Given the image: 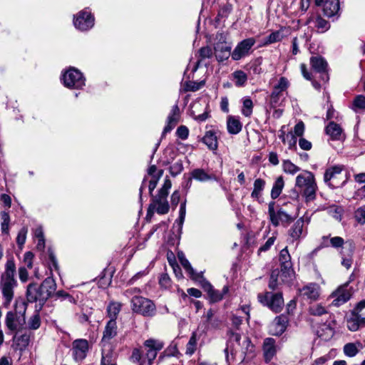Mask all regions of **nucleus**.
Listing matches in <instances>:
<instances>
[{
	"instance_id": "nucleus-5",
	"label": "nucleus",
	"mask_w": 365,
	"mask_h": 365,
	"mask_svg": "<svg viewBox=\"0 0 365 365\" xmlns=\"http://www.w3.org/2000/svg\"><path fill=\"white\" fill-rule=\"evenodd\" d=\"M343 166L334 165L327 168L324 175V181L332 188L339 187L345 182L342 173Z\"/></svg>"
},
{
	"instance_id": "nucleus-49",
	"label": "nucleus",
	"mask_w": 365,
	"mask_h": 365,
	"mask_svg": "<svg viewBox=\"0 0 365 365\" xmlns=\"http://www.w3.org/2000/svg\"><path fill=\"white\" fill-rule=\"evenodd\" d=\"M242 103V113L246 117H250L252 113V101L250 98H245Z\"/></svg>"
},
{
	"instance_id": "nucleus-1",
	"label": "nucleus",
	"mask_w": 365,
	"mask_h": 365,
	"mask_svg": "<svg viewBox=\"0 0 365 365\" xmlns=\"http://www.w3.org/2000/svg\"><path fill=\"white\" fill-rule=\"evenodd\" d=\"M16 264L13 258L9 259L5 264L4 272L0 279V290L4 299V305L9 307L14 296V289L18 285L15 278Z\"/></svg>"
},
{
	"instance_id": "nucleus-54",
	"label": "nucleus",
	"mask_w": 365,
	"mask_h": 365,
	"mask_svg": "<svg viewBox=\"0 0 365 365\" xmlns=\"http://www.w3.org/2000/svg\"><path fill=\"white\" fill-rule=\"evenodd\" d=\"M315 26L321 32H324L329 28V24L327 21L322 19L320 16H318L315 20Z\"/></svg>"
},
{
	"instance_id": "nucleus-25",
	"label": "nucleus",
	"mask_w": 365,
	"mask_h": 365,
	"mask_svg": "<svg viewBox=\"0 0 365 365\" xmlns=\"http://www.w3.org/2000/svg\"><path fill=\"white\" fill-rule=\"evenodd\" d=\"M301 294L311 300H316L319 296V286L315 283H311L300 289Z\"/></svg>"
},
{
	"instance_id": "nucleus-33",
	"label": "nucleus",
	"mask_w": 365,
	"mask_h": 365,
	"mask_svg": "<svg viewBox=\"0 0 365 365\" xmlns=\"http://www.w3.org/2000/svg\"><path fill=\"white\" fill-rule=\"evenodd\" d=\"M206 291L207 292L210 299L212 302H217L220 301L223 297V294L228 292V288L227 287H225L222 289V292H221L213 289L210 283H206Z\"/></svg>"
},
{
	"instance_id": "nucleus-7",
	"label": "nucleus",
	"mask_w": 365,
	"mask_h": 365,
	"mask_svg": "<svg viewBox=\"0 0 365 365\" xmlns=\"http://www.w3.org/2000/svg\"><path fill=\"white\" fill-rule=\"evenodd\" d=\"M289 86V82L288 79L284 76L280 77L278 83L274 86L269 97V104L271 108H274L279 105V101Z\"/></svg>"
},
{
	"instance_id": "nucleus-14",
	"label": "nucleus",
	"mask_w": 365,
	"mask_h": 365,
	"mask_svg": "<svg viewBox=\"0 0 365 365\" xmlns=\"http://www.w3.org/2000/svg\"><path fill=\"white\" fill-rule=\"evenodd\" d=\"M331 296L334 297V299L332 301V304L339 307L346 303L351 298V291L348 287V284H345L333 292Z\"/></svg>"
},
{
	"instance_id": "nucleus-3",
	"label": "nucleus",
	"mask_w": 365,
	"mask_h": 365,
	"mask_svg": "<svg viewBox=\"0 0 365 365\" xmlns=\"http://www.w3.org/2000/svg\"><path fill=\"white\" fill-rule=\"evenodd\" d=\"M26 309V303L24 302H16L15 304L16 312H9L7 313L6 317V325L9 330L16 331L23 325L24 319H20V317H17V314L23 317Z\"/></svg>"
},
{
	"instance_id": "nucleus-24",
	"label": "nucleus",
	"mask_w": 365,
	"mask_h": 365,
	"mask_svg": "<svg viewBox=\"0 0 365 365\" xmlns=\"http://www.w3.org/2000/svg\"><path fill=\"white\" fill-rule=\"evenodd\" d=\"M277 349L275 340L272 338H267L263 343V353L266 361H269L276 354Z\"/></svg>"
},
{
	"instance_id": "nucleus-59",
	"label": "nucleus",
	"mask_w": 365,
	"mask_h": 365,
	"mask_svg": "<svg viewBox=\"0 0 365 365\" xmlns=\"http://www.w3.org/2000/svg\"><path fill=\"white\" fill-rule=\"evenodd\" d=\"M170 173L173 176H176L180 174L183 170L182 163L180 161H177L170 167Z\"/></svg>"
},
{
	"instance_id": "nucleus-43",
	"label": "nucleus",
	"mask_w": 365,
	"mask_h": 365,
	"mask_svg": "<svg viewBox=\"0 0 365 365\" xmlns=\"http://www.w3.org/2000/svg\"><path fill=\"white\" fill-rule=\"evenodd\" d=\"M198 53H199L200 59L197 60V62L195 65V66L193 68V71H195L197 69L199 63L202 60H203L205 58H209L212 57V48L208 46L201 48L199 50Z\"/></svg>"
},
{
	"instance_id": "nucleus-46",
	"label": "nucleus",
	"mask_w": 365,
	"mask_h": 365,
	"mask_svg": "<svg viewBox=\"0 0 365 365\" xmlns=\"http://www.w3.org/2000/svg\"><path fill=\"white\" fill-rule=\"evenodd\" d=\"M121 309V304L118 302H110L107 307L108 315L110 319H116Z\"/></svg>"
},
{
	"instance_id": "nucleus-31",
	"label": "nucleus",
	"mask_w": 365,
	"mask_h": 365,
	"mask_svg": "<svg viewBox=\"0 0 365 365\" xmlns=\"http://www.w3.org/2000/svg\"><path fill=\"white\" fill-rule=\"evenodd\" d=\"M326 132L333 140H341L344 138L341 128L334 122L328 124Z\"/></svg>"
},
{
	"instance_id": "nucleus-20",
	"label": "nucleus",
	"mask_w": 365,
	"mask_h": 365,
	"mask_svg": "<svg viewBox=\"0 0 365 365\" xmlns=\"http://www.w3.org/2000/svg\"><path fill=\"white\" fill-rule=\"evenodd\" d=\"M315 182L314 174L310 171L304 170L297 176L295 186L302 190Z\"/></svg>"
},
{
	"instance_id": "nucleus-10",
	"label": "nucleus",
	"mask_w": 365,
	"mask_h": 365,
	"mask_svg": "<svg viewBox=\"0 0 365 365\" xmlns=\"http://www.w3.org/2000/svg\"><path fill=\"white\" fill-rule=\"evenodd\" d=\"M75 27L80 31H87L94 25V17L87 10L81 11L73 18Z\"/></svg>"
},
{
	"instance_id": "nucleus-37",
	"label": "nucleus",
	"mask_w": 365,
	"mask_h": 365,
	"mask_svg": "<svg viewBox=\"0 0 365 365\" xmlns=\"http://www.w3.org/2000/svg\"><path fill=\"white\" fill-rule=\"evenodd\" d=\"M361 347L362 345L360 342L348 343L344 346V353L349 357H353L358 354Z\"/></svg>"
},
{
	"instance_id": "nucleus-23",
	"label": "nucleus",
	"mask_w": 365,
	"mask_h": 365,
	"mask_svg": "<svg viewBox=\"0 0 365 365\" xmlns=\"http://www.w3.org/2000/svg\"><path fill=\"white\" fill-rule=\"evenodd\" d=\"M323 12L329 18L338 17L339 15V1L326 0L323 5Z\"/></svg>"
},
{
	"instance_id": "nucleus-16",
	"label": "nucleus",
	"mask_w": 365,
	"mask_h": 365,
	"mask_svg": "<svg viewBox=\"0 0 365 365\" xmlns=\"http://www.w3.org/2000/svg\"><path fill=\"white\" fill-rule=\"evenodd\" d=\"M73 354L76 360L81 361L86 356L88 351V342L86 339H76L73 342Z\"/></svg>"
},
{
	"instance_id": "nucleus-32",
	"label": "nucleus",
	"mask_w": 365,
	"mask_h": 365,
	"mask_svg": "<svg viewBox=\"0 0 365 365\" xmlns=\"http://www.w3.org/2000/svg\"><path fill=\"white\" fill-rule=\"evenodd\" d=\"M27 299L29 302L43 301L41 298V292H40V287L36 284H30L27 287L26 291Z\"/></svg>"
},
{
	"instance_id": "nucleus-62",
	"label": "nucleus",
	"mask_w": 365,
	"mask_h": 365,
	"mask_svg": "<svg viewBox=\"0 0 365 365\" xmlns=\"http://www.w3.org/2000/svg\"><path fill=\"white\" fill-rule=\"evenodd\" d=\"M176 134L178 138L182 140H186L189 135V130L185 125H180L176 130Z\"/></svg>"
},
{
	"instance_id": "nucleus-50",
	"label": "nucleus",
	"mask_w": 365,
	"mask_h": 365,
	"mask_svg": "<svg viewBox=\"0 0 365 365\" xmlns=\"http://www.w3.org/2000/svg\"><path fill=\"white\" fill-rule=\"evenodd\" d=\"M252 349L253 346L250 339L247 336H244L242 341H241V347L237 349V352L240 351L242 354H246L247 352H252Z\"/></svg>"
},
{
	"instance_id": "nucleus-19",
	"label": "nucleus",
	"mask_w": 365,
	"mask_h": 365,
	"mask_svg": "<svg viewBox=\"0 0 365 365\" xmlns=\"http://www.w3.org/2000/svg\"><path fill=\"white\" fill-rule=\"evenodd\" d=\"M56 289V284L52 277H48L43 280L40 286V292H41V298L46 300L51 297Z\"/></svg>"
},
{
	"instance_id": "nucleus-2",
	"label": "nucleus",
	"mask_w": 365,
	"mask_h": 365,
	"mask_svg": "<svg viewBox=\"0 0 365 365\" xmlns=\"http://www.w3.org/2000/svg\"><path fill=\"white\" fill-rule=\"evenodd\" d=\"M63 85L73 89H81L86 85V78L83 73L75 68L66 70L61 77Z\"/></svg>"
},
{
	"instance_id": "nucleus-44",
	"label": "nucleus",
	"mask_w": 365,
	"mask_h": 365,
	"mask_svg": "<svg viewBox=\"0 0 365 365\" xmlns=\"http://www.w3.org/2000/svg\"><path fill=\"white\" fill-rule=\"evenodd\" d=\"M199 339V336L197 332H193L191 337L189 339L186 345V354L192 355L196 350L197 341Z\"/></svg>"
},
{
	"instance_id": "nucleus-56",
	"label": "nucleus",
	"mask_w": 365,
	"mask_h": 365,
	"mask_svg": "<svg viewBox=\"0 0 365 365\" xmlns=\"http://www.w3.org/2000/svg\"><path fill=\"white\" fill-rule=\"evenodd\" d=\"M55 296L58 299H62L63 300H66L71 304H76V301L74 297L70 295L68 293L66 292L63 290H59L56 292Z\"/></svg>"
},
{
	"instance_id": "nucleus-60",
	"label": "nucleus",
	"mask_w": 365,
	"mask_h": 365,
	"mask_svg": "<svg viewBox=\"0 0 365 365\" xmlns=\"http://www.w3.org/2000/svg\"><path fill=\"white\" fill-rule=\"evenodd\" d=\"M41 324L40 317L38 314L33 315L29 320L28 326L31 329H37Z\"/></svg>"
},
{
	"instance_id": "nucleus-27",
	"label": "nucleus",
	"mask_w": 365,
	"mask_h": 365,
	"mask_svg": "<svg viewBox=\"0 0 365 365\" xmlns=\"http://www.w3.org/2000/svg\"><path fill=\"white\" fill-rule=\"evenodd\" d=\"M202 142L210 150H216L218 147L217 132L215 130H207L202 138Z\"/></svg>"
},
{
	"instance_id": "nucleus-47",
	"label": "nucleus",
	"mask_w": 365,
	"mask_h": 365,
	"mask_svg": "<svg viewBox=\"0 0 365 365\" xmlns=\"http://www.w3.org/2000/svg\"><path fill=\"white\" fill-rule=\"evenodd\" d=\"M282 170L286 173L294 175L300 170V168L289 160H284L282 162Z\"/></svg>"
},
{
	"instance_id": "nucleus-36",
	"label": "nucleus",
	"mask_w": 365,
	"mask_h": 365,
	"mask_svg": "<svg viewBox=\"0 0 365 365\" xmlns=\"http://www.w3.org/2000/svg\"><path fill=\"white\" fill-rule=\"evenodd\" d=\"M284 179H283L282 176L278 177L276 179V180L272 186V190H271L270 195L273 200L277 199L280 195V194L284 188Z\"/></svg>"
},
{
	"instance_id": "nucleus-58",
	"label": "nucleus",
	"mask_w": 365,
	"mask_h": 365,
	"mask_svg": "<svg viewBox=\"0 0 365 365\" xmlns=\"http://www.w3.org/2000/svg\"><path fill=\"white\" fill-rule=\"evenodd\" d=\"M356 220L360 224H365V207H359L354 213Z\"/></svg>"
},
{
	"instance_id": "nucleus-55",
	"label": "nucleus",
	"mask_w": 365,
	"mask_h": 365,
	"mask_svg": "<svg viewBox=\"0 0 365 365\" xmlns=\"http://www.w3.org/2000/svg\"><path fill=\"white\" fill-rule=\"evenodd\" d=\"M309 313L314 316H322L327 314V310L321 304H314L309 307Z\"/></svg>"
},
{
	"instance_id": "nucleus-45",
	"label": "nucleus",
	"mask_w": 365,
	"mask_h": 365,
	"mask_svg": "<svg viewBox=\"0 0 365 365\" xmlns=\"http://www.w3.org/2000/svg\"><path fill=\"white\" fill-rule=\"evenodd\" d=\"M191 176L192 178L201 182L207 181L212 178L204 170L199 168L193 170L191 173Z\"/></svg>"
},
{
	"instance_id": "nucleus-30",
	"label": "nucleus",
	"mask_w": 365,
	"mask_h": 365,
	"mask_svg": "<svg viewBox=\"0 0 365 365\" xmlns=\"http://www.w3.org/2000/svg\"><path fill=\"white\" fill-rule=\"evenodd\" d=\"M242 123L238 117L228 116L227 120V128L230 134H237L242 130Z\"/></svg>"
},
{
	"instance_id": "nucleus-40",
	"label": "nucleus",
	"mask_w": 365,
	"mask_h": 365,
	"mask_svg": "<svg viewBox=\"0 0 365 365\" xmlns=\"http://www.w3.org/2000/svg\"><path fill=\"white\" fill-rule=\"evenodd\" d=\"M284 38V30L280 29L271 33L265 39L263 46L279 42Z\"/></svg>"
},
{
	"instance_id": "nucleus-52",
	"label": "nucleus",
	"mask_w": 365,
	"mask_h": 365,
	"mask_svg": "<svg viewBox=\"0 0 365 365\" xmlns=\"http://www.w3.org/2000/svg\"><path fill=\"white\" fill-rule=\"evenodd\" d=\"M28 232V228L23 227L19 232L16 237V243L19 247L21 249L26 242V235Z\"/></svg>"
},
{
	"instance_id": "nucleus-35",
	"label": "nucleus",
	"mask_w": 365,
	"mask_h": 365,
	"mask_svg": "<svg viewBox=\"0 0 365 365\" xmlns=\"http://www.w3.org/2000/svg\"><path fill=\"white\" fill-rule=\"evenodd\" d=\"M310 63L312 68L319 73H322L326 71L327 68V62L321 56H312L310 58Z\"/></svg>"
},
{
	"instance_id": "nucleus-41",
	"label": "nucleus",
	"mask_w": 365,
	"mask_h": 365,
	"mask_svg": "<svg viewBox=\"0 0 365 365\" xmlns=\"http://www.w3.org/2000/svg\"><path fill=\"white\" fill-rule=\"evenodd\" d=\"M178 259L181 264V265L183 267V268L185 269V271L187 272V274L193 279H196V274L194 272V269H192L190 263L189 261L185 258L184 254L182 252H179L178 254Z\"/></svg>"
},
{
	"instance_id": "nucleus-63",
	"label": "nucleus",
	"mask_w": 365,
	"mask_h": 365,
	"mask_svg": "<svg viewBox=\"0 0 365 365\" xmlns=\"http://www.w3.org/2000/svg\"><path fill=\"white\" fill-rule=\"evenodd\" d=\"M297 137L295 136V135H294L292 132H289L287 134L286 142L288 144L289 149L292 150L296 148L297 142Z\"/></svg>"
},
{
	"instance_id": "nucleus-53",
	"label": "nucleus",
	"mask_w": 365,
	"mask_h": 365,
	"mask_svg": "<svg viewBox=\"0 0 365 365\" xmlns=\"http://www.w3.org/2000/svg\"><path fill=\"white\" fill-rule=\"evenodd\" d=\"M276 238L277 232H274L273 233L272 236L269 237L266 242L259 248L258 252L260 253L262 252H266L269 250L271 248V247L274 245Z\"/></svg>"
},
{
	"instance_id": "nucleus-42",
	"label": "nucleus",
	"mask_w": 365,
	"mask_h": 365,
	"mask_svg": "<svg viewBox=\"0 0 365 365\" xmlns=\"http://www.w3.org/2000/svg\"><path fill=\"white\" fill-rule=\"evenodd\" d=\"M317 190V182H314L309 186L304 188L302 190V195L305 197L306 201L313 200L316 197V192Z\"/></svg>"
},
{
	"instance_id": "nucleus-15",
	"label": "nucleus",
	"mask_w": 365,
	"mask_h": 365,
	"mask_svg": "<svg viewBox=\"0 0 365 365\" xmlns=\"http://www.w3.org/2000/svg\"><path fill=\"white\" fill-rule=\"evenodd\" d=\"M144 346L147 349L148 365H151V361L155 359L158 351L162 349L163 344L159 340L150 339L144 342Z\"/></svg>"
},
{
	"instance_id": "nucleus-8",
	"label": "nucleus",
	"mask_w": 365,
	"mask_h": 365,
	"mask_svg": "<svg viewBox=\"0 0 365 365\" xmlns=\"http://www.w3.org/2000/svg\"><path fill=\"white\" fill-rule=\"evenodd\" d=\"M259 301L267 305L274 312H279L284 304V300L282 294H273L272 292H266L264 294L258 295Z\"/></svg>"
},
{
	"instance_id": "nucleus-18",
	"label": "nucleus",
	"mask_w": 365,
	"mask_h": 365,
	"mask_svg": "<svg viewBox=\"0 0 365 365\" xmlns=\"http://www.w3.org/2000/svg\"><path fill=\"white\" fill-rule=\"evenodd\" d=\"M180 117V108L178 105L173 106L172 110L168 116L167 124L165 126L162 135L170 132L179 122Z\"/></svg>"
},
{
	"instance_id": "nucleus-29",
	"label": "nucleus",
	"mask_w": 365,
	"mask_h": 365,
	"mask_svg": "<svg viewBox=\"0 0 365 365\" xmlns=\"http://www.w3.org/2000/svg\"><path fill=\"white\" fill-rule=\"evenodd\" d=\"M231 47L227 44L217 43L215 46V56L218 61H223L230 56Z\"/></svg>"
},
{
	"instance_id": "nucleus-57",
	"label": "nucleus",
	"mask_w": 365,
	"mask_h": 365,
	"mask_svg": "<svg viewBox=\"0 0 365 365\" xmlns=\"http://www.w3.org/2000/svg\"><path fill=\"white\" fill-rule=\"evenodd\" d=\"M48 258L50 260L49 269H51V272H52L53 269L58 272L59 267H58V261L54 255V253L51 250H48Z\"/></svg>"
},
{
	"instance_id": "nucleus-13",
	"label": "nucleus",
	"mask_w": 365,
	"mask_h": 365,
	"mask_svg": "<svg viewBox=\"0 0 365 365\" xmlns=\"http://www.w3.org/2000/svg\"><path fill=\"white\" fill-rule=\"evenodd\" d=\"M242 336L240 334L230 331L229 332V339L227 347L225 349L226 361H229L228 353L230 352L232 356L237 353V349L241 347Z\"/></svg>"
},
{
	"instance_id": "nucleus-4",
	"label": "nucleus",
	"mask_w": 365,
	"mask_h": 365,
	"mask_svg": "<svg viewBox=\"0 0 365 365\" xmlns=\"http://www.w3.org/2000/svg\"><path fill=\"white\" fill-rule=\"evenodd\" d=\"M279 261L280 264V277L282 281L284 282H288L293 279L294 272L292 267L291 256L287 247H285L280 251Z\"/></svg>"
},
{
	"instance_id": "nucleus-48",
	"label": "nucleus",
	"mask_w": 365,
	"mask_h": 365,
	"mask_svg": "<svg viewBox=\"0 0 365 365\" xmlns=\"http://www.w3.org/2000/svg\"><path fill=\"white\" fill-rule=\"evenodd\" d=\"M1 223V232L4 234H9V222H10V217L7 212L2 211L0 213Z\"/></svg>"
},
{
	"instance_id": "nucleus-17",
	"label": "nucleus",
	"mask_w": 365,
	"mask_h": 365,
	"mask_svg": "<svg viewBox=\"0 0 365 365\" xmlns=\"http://www.w3.org/2000/svg\"><path fill=\"white\" fill-rule=\"evenodd\" d=\"M288 319L285 315L277 317L269 327V333L272 335L279 336L286 330Z\"/></svg>"
},
{
	"instance_id": "nucleus-21",
	"label": "nucleus",
	"mask_w": 365,
	"mask_h": 365,
	"mask_svg": "<svg viewBox=\"0 0 365 365\" xmlns=\"http://www.w3.org/2000/svg\"><path fill=\"white\" fill-rule=\"evenodd\" d=\"M363 327H365V317L356 312H352L347 319L348 329L351 331H356Z\"/></svg>"
},
{
	"instance_id": "nucleus-61",
	"label": "nucleus",
	"mask_w": 365,
	"mask_h": 365,
	"mask_svg": "<svg viewBox=\"0 0 365 365\" xmlns=\"http://www.w3.org/2000/svg\"><path fill=\"white\" fill-rule=\"evenodd\" d=\"M34 255L32 252H26L24 255V262L26 264L28 269H31L33 267V262H34Z\"/></svg>"
},
{
	"instance_id": "nucleus-22",
	"label": "nucleus",
	"mask_w": 365,
	"mask_h": 365,
	"mask_svg": "<svg viewBox=\"0 0 365 365\" xmlns=\"http://www.w3.org/2000/svg\"><path fill=\"white\" fill-rule=\"evenodd\" d=\"M118 334L117 323L114 319H110L106 324L103 333L101 342L105 344L113 339Z\"/></svg>"
},
{
	"instance_id": "nucleus-11",
	"label": "nucleus",
	"mask_w": 365,
	"mask_h": 365,
	"mask_svg": "<svg viewBox=\"0 0 365 365\" xmlns=\"http://www.w3.org/2000/svg\"><path fill=\"white\" fill-rule=\"evenodd\" d=\"M210 109L208 103L195 102L191 106V115L198 122H204L210 117Z\"/></svg>"
},
{
	"instance_id": "nucleus-28",
	"label": "nucleus",
	"mask_w": 365,
	"mask_h": 365,
	"mask_svg": "<svg viewBox=\"0 0 365 365\" xmlns=\"http://www.w3.org/2000/svg\"><path fill=\"white\" fill-rule=\"evenodd\" d=\"M266 182L262 178H257L253 183V190L251 192V197L261 202L262 192L264 190Z\"/></svg>"
},
{
	"instance_id": "nucleus-38",
	"label": "nucleus",
	"mask_w": 365,
	"mask_h": 365,
	"mask_svg": "<svg viewBox=\"0 0 365 365\" xmlns=\"http://www.w3.org/2000/svg\"><path fill=\"white\" fill-rule=\"evenodd\" d=\"M232 80L234 81L236 86L242 87L246 84L247 76L241 70L235 71L232 73Z\"/></svg>"
},
{
	"instance_id": "nucleus-26",
	"label": "nucleus",
	"mask_w": 365,
	"mask_h": 365,
	"mask_svg": "<svg viewBox=\"0 0 365 365\" xmlns=\"http://www.w3.org/2000/svg\"><path fill=\"white\" fill-rule=\"evenodd\" d=\"M305 220L304 217L298 219L289 230V235L293 240H299L304 232Z\"/></svg>"
},
{
	"instance_id": "nucleus-39",
	"label": "nucleus",
	"mask_w": 365,
	"mask_h": 365,
	"mask_svg": "<svg viewBox=\"0 0 365 365\" xmlns=\"http://www.w3.org/2000/svg\"><path fill=\"white\" fill-rule=\"evenodd\" d=\"M275 202H270L268 205V214L269 220L274 227H277L280 223L279 210L277 212L274 210Z\"/></svg>"
},
{
	"instance_id": "nucleus-64",
	"label": "nucleus",
	"mask_w": 365,
	"mask_h": 365,
	"mask_svg": "<svg viewBox=\"0 0 365 365\" xmlns=\"http://www.w3.org/2000/svg\"><path fill=\"white\" fill-rule=\"evenodd\" d=\"M304 129L305 126L304 123L302 121H299L295 125L292 133L295 136L302 138L304 135Z\"/></svg>"
},
{
	"instance_id": "nucleus-6",
	"label": "nucleus",
	"mask_w": 365,
	"mask_h": 365,
	"mask_svg": "<svg viewBox=\"0 0 365 365\" xmlns=\"http://www.w3.org/2000/svg\"><path fill=\"white\" fill-rule=\"evenodd\" d=\"M131 303L133 311L145 317H152L155 313V305L147 298L134 297Z\"/></svg>"
},
{
	"instance_id": "nucleus-9",
	"label": "nucleus",
	"mask_w": 365,
	"mask_h": 365,
	"mask_svg": "<svg viewBox=\"0 0 365 365\" xmlns=\"http://www.w3.org/2000/svg\"><path fill=\"white\" fill-rule=\"evenodd\" d=\"M166 195L158 193L153 197L148 209V216H151L154 212L159 215H165L169 212L170 205Z\"/></svg>"
},
{
	"instance_id": "nucleus-51",
	"label": "nucleus",
	"mask_w": 365,
	"mask_h": 365,
	"mask_svg": "<svg viewBox=\"0 0 365 365\" xmlns=\"http://www.w3.org/2000/svg\"><path fill=\"white\" fill-rule=\"evenodd\" d=\"M163 174V170H159V171L158 173H156L155 175H153V177H150V179L149 180V184H148V190H149V192L150 194L153 192V191L156 187L158 180L162 177Z\"/></svg>"
},
{
	"instance_id": "nucleus-12",
	"label": "nucleus",
	"mask_w": 365,
	"mask_h": 365,
	"mask_svg": "<svg viewBox=\"0 0 365 365\" xmlns=\"http://www.w3.org/2000/svg\"><path fill=\"white\" fill-rule=\"evenodd\" d=\"M255 43L256 41L254 38H248L240 42L231 54L232 59L238 61L249 55L252 47Z\"/></svg>"
},
{
	"instance_id": "nucleus-34",
	"label": "nucleus",
	"mask_w": 365,
	"mask_h": 365,
	"mask_svg": "<svg viewBox=\"0 0 365 365\" xmlns=\"http://www.w3.org/2000/svg\"><path fill=\"white\" fill-rule=\"evenodd\" d=\"M29 343V336L22 334L20 336H14L12 346L16 350L22 351L28 346Z\"/></svg>"
}]
</instances>
